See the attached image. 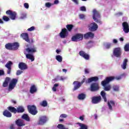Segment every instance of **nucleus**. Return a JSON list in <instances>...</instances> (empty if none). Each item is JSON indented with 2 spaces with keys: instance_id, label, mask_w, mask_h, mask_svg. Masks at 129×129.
I'll list each match as a JSON object with an SVG mask.
<instances>
[{
  "instance_id": "47",
  "label": "nucleus",
  "mask_w": 129,
  "mask_h": 129,
  "mask_svg": "<svg viewBox=\"0 0 129 129\" xmlns=\"http://www.w3.org/2000/svg\"><path fill=\"white\" fill-rule=\"evenodd\" d=\"M34 30H35V27L32 26L30 28H28L27 29V31H28V32H32V31H34Z\"/></svg>"
},
{
  "instance_id": "20",
  "label": "nucleus",
  "mask_w": 129,
  "mask_h": 129,
  "mask_svg": "<svg viewBox=\"0 0 129 129\" xmlns=\"http://www.w3.org/2000/svg\"><path fill=\"white\" fill-rule=\"evenodd\" d=\"M15 122L16 124H17L18 126H24V125H26V123H25V121H24V120L18 119Z\"/></svg>"
},
{
  "instance_id": "52",
  "label": "nucleus",
  "mask_w": 129,
  "mask_h": 129,
  "mask_svg": "<svg viewBox=\"0 0 129 129\" xmlns=\"http://www.w3.org/2000/svg\"><path fill=\"white\" fill-rule=\"evenodd\" d=\"M73 3H75L76 5H79V2L78 0H72Z\"/></svg>"
},
{
  "instance_id": "36",
  "label": "nucleus",
  "mask_w": 129,
  "mask_h": 129,
  "mask_svg": "<svg viewBox=\"0 0 129 129\" xmlns=\"http://www.w3.org/2000/svg\"><path fill=\"white\" fill-rule=\"evenodd\" d=\"M57 127L59 129H69L68 128H66V127H65V126L62 124H58Z\"/></svg>"
},
{
  "instance_id": "7",
  "label": "nucleus",
  "mask_w": 129,
  "mask_h": 129,
  "mask_svg": "<svg viewBox=\"0 0 129 129\" xmlns=\"http://www.w3.org/2000/svg\"><path fill=\"white\" fill-rule=\"evenodd\" d=\"M48 119L47 116H41L39 117L37 124L38 125H44L48 121Z\"/></svg>"
},
{
  "instance_id": "32",
  "label": "nucleus",
  "mask_w": 129,
  "mask_h": 129,
  "mask_svg": "<svg viewBox=\"0 0 129 129\" xmlns=\"http://www.w3.org/2000/svg\"><path fill=\"white\" fill-rule=\"evenodd\" d=\"M5 48H6V49H7V50H13L12 43H9L6 44L5 45Z\"/></svg>"
},
{
  "instance_id": "11",
  "label": "nucleus",
  "mask_w": 129,
  "mask_h": 129,
  "mask_svg": "<svg viewBox=\"0 0 129 129\" xmlns=\"http://www.w3.org/2000/svg\"><path fill=\"white\" fill-rule=\"evenodd\" d=\"M98 29V25L95 22L92 23L89 25V30L91 32H95Z\"/></svg>"
},
{
  "instance_id": "53",
  "label": "nucleus",
  "mask_w": 129,
  "mask_h": 129,
  "mask_svg": "<svg viewBox=\"0 0 129 129\" xmlns=\"http://www.w3.org/2000/svg\"><path fill=\"white\" fill-rule=\"evenodd\" d=\"M85 74H89V70H88V69H85Z\"/></svg>"
},
{
  "instance_id": "16",
  "label": "nucleus",
  "mask_w": 129,
  "mask_h": 129,
  "mask_svg": "<svg viewBox=\"0 0 129 129\" xmlns=\"http://www.w3.org/2000/svg\"><path fill=\"white\" fill-rule=\"evenodd\" d=\"M122 26L123 27V31L125 33V34H127L129 32V25L128 23L126 22H124L122 24Z\"/></svg>"
},
{
  "instance_id": "45",
  "label": "nucleus",
  "mask_w": 129,
  "mask_h": 129,
  "mask_svg": "<svg viewBox=\"0 0 129 129\" xmlns=\"http://www.w3.org/2000/svg\"><path fill=\"white\" fill-rule=\"evenodd\" d=\"M45 6L46 8H51V7L52 6V4L48 2V3H45Z\"/></svg>"
},
{
  "instance_id": "39",
  "label": "nucleus",
  "mask_w": 129,
  "mask_h": 129,
  "mask_svg": "<svg viewBox=\"0 0 129 129\" xmlns=\"http://www.w3.org/2000/svg\"><path fill=\"white\" fill-rule=\"evenodd\" d=\"M124 50L125 52H128L129 51V43H127L125 45L124 47Z\"/></svg>"
},
{
  "instance_id": "3",
  "label": "nucleus",
  "mask_w": 129,
  "mask_h": 129,
  "mask_svg": "<svg viewBox=\"0 0 129 129\" xmlns=\"http://www.w3.org/2000/svg\"><path fill=\"white\" fill-rule=\"evenodd\" d=\"M115 79V77L113 76L108 77L105 78V80L102 81L101 83V85L104 87V90L105 91H109L110 89H111V85H108L109 82H111V81H113ZM107 85V86H106Z\"/></svg>"
},
{
  "instance_id": "17",
  "label": "nucleus",
  "mask_w": 129,
  "mask_h": 129,
  "mask_svg": "<svg viewBox=\"0 0 129 129\" xmlns=\"http://www.w3.org/2000/svg\"><path fill=\"white\" fill-rule=\"evenodd\" d=\"M79 54L80 56H81V57H83V58L85 59V60H89V58L90 57V56H89V54L86 53V52H85L84 51L81 50L79 52Z\"/></svg>"
},
{
  "instance_id": "38",
  "label": "nucleus",
  "mask_w": 129,
  "mask_h": 129,
  "mask_svg": "<svg viewBox=\"0 0 129 129\" xmlns=\"http://www.w3.org/2000/svg\"><path fill=\"white\" fill-rule=\"evenodd\" d=\"M59 86V84H55L53 86V87L52 88V90L54 91V92H56L57 91V88L56 87H58Z\"/></svg>"
},
{
  "instance_id": "58",
  "label": "nucleus",
  "mask_w": 129,
  "mask_h": 129,
  "mask_svg": "<svg viewBox=\"0 0 129 129\" xmlns=\"http://www.w3.org/2000/svg\"><path fill=\"white\" fill-rule=\"evenodd\" d=\"M11 102H12V103H14V104H17V101L14 100H12Z\"/></svg>"
},
{
  "instance_id": "43",
  "label": "nucleus",
  "mask_w": 129,
  "mask_h": 129,
  "mask_svg": "<svg viewBox=\"0 0 129 129\" xmlns=\"http://www.w3.org/2000/svg\"><path fill=\"white\" fill-rule=\"evenodd\" d=\"M68 115L66 114H61L59 116V118H66L67 117Z\"/></svg>"
},
{
  "instance_id": "48",
  "label": "nucleus",
  "mask_w": 129,
  "mask_h": 129,
  "mask_svg": "<svg viewBox=\"0 0 129 129\" xmlns=\"http://www.w3.org/2000/svg\"><path fill=\"white\" fill-rule=\"evenodd\" d=\"M79 18L81 20H83L85 19V15H84V14H80Z\"/></svg>"
},
{
  "instance_id": "25",
  "label": "nucleus",
  "mask_w": 129,
  "mask_h": 129,
  "mask_svg": "<svg viewBox=\"0 0 129 129\" xmlns=\"http://www.w3.org/2000/svg\"><path fill=\"white\" fill-rule=\"evenodd\" d=\"M10 81H11V78L6 77L5 79V81L3 84V87H8V86L9 85V82H10Z\"/></svg>"
},
{
  "instance_id": "29",
  "label": "nucleus",
  "mask_w": 129,
  "mask_h": 129,
  "mask_svg": "<svg viewBox=\"0 0 129 129\" xmlns=\"http://www.w3.org/2000/svg\"><path fill=\"white\" fill-rule=\"evenodd\" d=\"M101 96H102L103 99H104V101L106 102L107 101V99L106 98V93L104 92V91H102L100 92Z\"/></svg>"
},
{
  "instance_id": "34",
  "label": "nucleus",
  "mask_w": 129,
  "mask_h": 129,
  "mask_svg": "<svg viewBox=\"0 0 129 129\" xmlns=\"http://www.w3.org/2000/svg\"><path fill=\"white\" fill-rule=\"evenodd\" d=\"M23 119H25V120H26V121H30V117H29V115L27 114H24L22 116Z\"/></svg>"
},
{
  "instance_id": "64",
  "label": "nucleus",
  "mask_w": 129,
  "mask_h": 129,
  "mask_svg": "<svg viewBox=\"0 0 129 129\" xmlns=\"http://www.w3.org/2000/svg\"><path fill=\"white\" fill-rule=\"evenodd\" d=\"M0 24H4V21L2 19H0Z\"/></svg>"
},
{
  "instance_id": "35",
  "label": "nucleus",
  "mask_w": 129,
  "mask_h": 129,
  "mask_svg": "<svg viewBox=\"0 0 129 129\" xmlns=\"http://www.w3.org/2000/svg\"><path fill=\"white\" fill-rule=\"evenodd\" d=\"M40 104L41 106H43V107H46V106H47V105H48V102H47V101L44 100V101H42L40 103Z\"/></svg>"
},
{
  "instance_id": "24",
  "label": "nucleus",
  "mask_w": 129,
  "mask_h": 129,
  "mask_svg": "<svg viewBox=\"0 0 129 129\" xmlns=\"http://www.w3.org/2000/svg\"><path fill=\"white\" fill-rule=\"evenodd\" d=\"M38 91L37 89V87L35 85H33L31 86L30 89V92L31 93V94H34V93H36L37 91Z\"/></svg>"
},
{
  "instance_id": "42",
  "label": "nucleus",
  "mask_w": 129,
  "mask_h": 129,
  "mask_svg": "<svg viewBox=\"0 0 129 129\" xmlns=\"http://www.w3.org/2000/svg\"><path fill=\"white\" fill-rule=\"evenodd\" d=\"M113 89L114 91H119V87H118V86H114L113 87Z\"/></svg>"
},
{
  "instance_id": "28",
  "label": "nucleus",
  "mask_w": 129,
  "mask_h": 129,
  "mask_svg": "<svg viewBox=\"0 0 129 129\" xmlns=\"http://www.w3.org/2000/svg\"><path fill=\"white\" fill-rule=\"evenodd\" d=\"M25 111V109L24 108V107L22 106H19L16 109V113H22Z\"/></svg>"
},
{
  "instance_id": "50",
  "label": "nucleus",
  "mask_w": 129,
  "mask_h": 129,
  "mask_svg": "<svg viewBox=\"0 0 129 129\" xmlns=\"http://www.w3.org/2000/svg\"><path fill=\"white\" fill-rule=\"evenodd\" d=\"M3 75H5V71L3 70H0V76H3Z\"/></svg>"
},
{
  "instance_id": "19",
  "label": "nucleus",
  "mask_w": 129,
  "mask_h": 129,
  "mask_svg": "<svg viewBox=\"0 0 129 129\" xmlns=\"http://www.w3.org/2000/svg\"><path fill=\"white\" fill-rule=\"evenodd\" d=\"M18 67L20 70H27L28 69V66L24 62H20Z\"/></svg>"
},
{
  "instance_id": "49",
  "label": "nucleus",
  "mask_w": 129,
  "mask_h": 129,
  "mask_svg": "<svg viewBox=\"0 0 129 129\" xmlns=\"http://www.w3.org/2000/svg\"><path fill=\"white\" fill-rule=\"evenodd\" d=\"M22 73H23L22 71L18 70L16 72V75H17V76L21 75V74H22Z\"/></svg>"
},
{
  "instance_id": "31",
  "label": "nucleus",
  "mask_w": 129,
  "mask_h": 129,
  "mask_svg": "<svg viewBox=\"0 0 129 129\" xmlns=\"http://www.w3.org/2000/svg\"><path fill=\"white\" fill-rule=\"evenodd\" d=\"M86 97V95H85L84 93L80 94L78 96V99H80V100H83L85 99Z\"/></svg>"
},
{
  "instance_id": "30",
  "label": "nucleus",
  "mask_w": 129,
  "mask_h": 129,
  "mask_svg": "<svg viewBox=\"0 0 129 129\" xmlns=\"http://www.w3.org/2000/svg\"><path fill=\"white\" fill-rule=\"evenodd\" d=\"M66 28L67 29L68 32H71L72 30H73V28H74V25L72 24H68L66 25Z\"/></svg>"
},
{
  "instance_id": "56",
  "label": "nucleus",
  "mask_w": 129,
  "mask_h": 129,
  "mask_svg": "<svg viewBox=\"0 0 129 129\" xmlns=\"http://www.w3.org/2000/svg\"><path fill=\"white\" fill-rule=\"evenodd\" d=\"M79 118L82 121L84 120V116H80Z\"/></svg>"
},
{
  "instance_id": "22",
  "label": "nucleus",
  "mask_w": 129,
  "mask_h": 129,
  "mask_svg": "<svg viewBox=\"0 0 129 129\" xmlns=\"http://www.w3.org/2000/svg\"><path fill=\"white\" fill-rule=\"evenodd\" d=\"M12 44V51H16L20 47V44L18 42H14Z\"/></svg>"
},
{
  "instance_id": "40",
  "label": "nucleus",
  "mask_w": 129,
  "mask_h": 129,
  "mask_svg": "<svg viewBox=\"0 0 129 129\" xmlns=\"http://www.w3.org/2000/svg\"><path fill=\"white\" fill-rule=\"evenodd\" d=\"M3 20H4L5 22H9L10 18L7 16H4L3 17Z\"/></svg>"
},
{
  "instance_id": "33",
  "label": "nucleus",
  "mask_w": 129,
  "mask_h": 129,
  "mask_svg": "<svg viewBox=\"0 0 129 129\" xmlns=\"http://www.w3.org/2000/svg\"><path fill=\"white\" fill-rule=\"evenodd\" d=\"M126 65H127V59H124L123 61L122 65H121V68L122 69H126Z\"/></svg>"
},
{
  "instance_id": "6",
  "label": "nucleus",
  "mask_w": 129,
  "mask_h": 129,
  "mask_svg": "<svg viewBox=\"0 0 129 129\" xmlns=\"http://www.w3.org/2000/svg\"><path fill=\"white\" fill-rule=\"evenodd\" d=\"M21 37L29 44H33L34 43V39L33 38L30 39L29 38V34L27 33H23L21 34Z\"/></svg>"
},
{
  "instance_id": "10",
  "label": "nucleus",
  "mask_w": 129,
  "mask_h": 129,
  "mask_svg": "<svg viewBox=\"0 0 129 129\" xmlns=\"http://www.w3.org/2000/svg\"><path fill=\"white\" fill-rule=\"evenodd\" d=\"M113 54L115 57L118 58L121 56V48L120 47H116L113 49Z\"/></svg>"
},
{
  "instance_id": "1",
  "label": "nucleus",
  "mask_w": 129,
  "mask_h": 129,
  "mask_svg": "<svg viewBox=\"0 0 129 129\" xmlns=\"http://www.w3.org/2000/svg\"><path fill=\"white\" fill-rule=\"evenodd\" d=\"M98 77H92L88 79L87 80H86V78H84L81 82L75 81L73 83L74 85L73 90V91H75L78 89H79L84 82H85L86 84H88L91 83V82H96V81H98Z\"/></svg>"
},
{
  "instance_id": "21",
  "label": "nucleus",
  "mask_w": 129,
  "mask_h": 129,
  "mask_svg": "<svg viewBox=\"0 0 129 129\" xmlns=\"http://www.w3.org/2000/svg\"><path fill=\"white\" fill-rule=\"evenodd\" d=\"M84 39H88L89 38H94V34L91 32L86 33L84 35Z\"/></svg>"
},
{
  "instance_id": "37",
  "label": "nucleus",
  "mask_w": 129,
  "mask_h": 129,
  "mask_svg": "<svg viewBox=\"0 0 129 129\" xmlns=\"http://www.w3.org/2000/svg\"><path fill=\"white\" fill-rule=\"evenodd\" d=\"M56 60H57V61H58V62H62V56H61V55H58L56 56Z\"/></svg>"
},
{
  "instance_id": "46",
  "label": "nucleus",
  "mask_w": 129,
  "mask_h": 129,
  "mask_svg": "<svg viewBox=\"0 0 129 129\" xmlns=\"http://www.w3.org/2000/svg\"><path fill=\"white\" fill-rule=\"evenodd\" d=\"M80 11H81V12H86V7L85 6L81 7Z\"/></svg>"
},
{
  "instance_id": "26",
  "label": "nucleus",
  "mask_w": 129,
  "mask_h": 129,
  "mask_svg": "<svg viewBox=\"0 0 129 129\" xmlns=\"http://www.w3.org/2000/svg\"><path fill=\"white\" fill-rule=\"evenodd\" d=\"M7 109L10 112H12V113H14V114H16L17 113V108H16L15 107L13 106H9L8 107Z\"/></svg>"
},
{
  "instance_id": "2",
  "label": "nucleus",
  "mask_w": 129,
  "mask_h": 129,
  "mask_svg": "<svg viewBox=\"0 0 129 129\" xmlns=\"http://www.w3.org/2000/svg\"><path fill=\"white\" fill-rule=\"evenodd\" d=\"M26 51L28 53L26 54V58L31 60V62L35 61V56L32 54L37 52V47L33 45L32 47L27 48Z\"/></svg>"
},
{
  "instance_id": "63",
  "label": "nucleus",
  "mask_w": 129,
  "mask_h": 129,
  "mask_svg": "<svg viewBox=\"0 0 129 129\" xmlns=\"http://www.w3.org/2000/svg\"><path fill=\"white\" fill-rule=\"evenodd\" d=\"M62 72H64V73H66V72H67V70H66L65 69H63Z\"/></svg>"
},
{
  "instance_id": "62",
  "label": "nucleus",
  "mask_w": 129,
  "mask_h": 129,
  "mask_svg": "<svg viewBox=\"0 0 129 129\" xmlns=\"http://www.w3.org/2000/svg\"><path fill=\"white\" fill-rule=\"evenodd\" d=\"M117 15H118V16H122V12H119L117 13Z\"/></svg>"
},
{
  "instance_id": "59",
  "label": "nucleus",
  "mask_w": 129,
  "mask_h": 129,
  "mask_svg": "<svg viewBox=\"0 0 129 129\" xmlns=\"http://www.w3.org/2000/svg\"><path fill=\"white\" fill-rule=\"evenodd\" d=\"M54 4H55V5H57V4H59V1H58V0H55V1L54 2Z\"/></svg>"
},
{
  "instance_id": "4",
  "label": "nucleus",
  "mask_w": 129,
  "mask_h": 129,
  "mask_svg": "<svg viewBox=\"0 0 129 129\" xmlns=\"http://www.w3.org/2000/svg\"><path fill=\"white\" fill-rule=\"evenodd\" d=\"M101 16L100 13L96 9H94L93 10V19L97 24L101 25L102 22L100 20Z\"/></svg>"
},
{
  "instance_id": "23",
  "label": "nucleus",
  "mask_w": 129,
  "mask_h": 129,
  "mask_svg": "<svg viewBox=\"0 0 129 129\" xmlns=\"http://www.w3.org/2000/svg\"><path fill=\"white\" fill-rule=\"evenodd\" d=\"M108 108L110 110H112V106H115L114 101L110 100L107 102Z\"/></svg>"
},
{
  "instance_id": "5",
  "label": "nucleus",
  "mask_w": 129,
  "mask_h": 129,
  "mask_svg": "<svg viewBox=\"0 0 129 129\" xmlns=\"http://www.w3.org/2000/svg\"><path fill=\"white\" fill-rule=\"evenodd\" d=\"M27 109L29 113H30L32 115H36V114L38 113V111H37V107H36V106L34 105H28Z\"/></svg>"
},
{
  "instance_id": "27",
  "label": "nucleus",
  "mask_w": 129,
  "mask_h": 129,
  "mask_svg": "<svg viewBox=\"0 0 129 129\" xmlns=\"http://www.w3.org/2000/svg\"><path fill=\"white\" fill-rule=\"evenodd\" d=\"M3 115L6 117H12V113L9 110H5L3 112Z\"/></svg>"
},
{
  "instance_id": "60",
  "label": "nucleus",
  "mask_w": 129,
  "mask_h": 129,
  "mask_svg": "<svg viewBox=\"0 0 129 129\" xmlns=\"http://www.w3.org/2000/svg\"><path fill=\"white\" fill-rule=\"evenodd\" d=\"M119 41H120V42H123V41H124V39L123 37H121L119 38Z\"/></svg>"
},
{
  "instance_id": "18",
  "label": "nucleus",
  "mask_w": 129,
  "mask_h": 129,
  "mask_svg": "<svg viewBox=\"0 0 129 129\" xmlns=\"http://www.w3.org/2000/svg\"><path fill=\"white\" fill-rule=\"evenodd\" d=\"M12 65H13V62L11 61H9L5 65V67L8 69L7 74H11L12 72Z\"/></svg>"
},
{
  "instance_id": "13",
  "label": "nucleus",
  "mask_w": 129,
  "mask_h": 129,
  "mask_svg": "<svg viewBox=\"0 0 129 129\" xmlns=\"http://www.w3.org/2000/svg\"><path fill=\"white\" fill-rule=\"evenodd\" d=\"M91 91H98L99 90V84L97 83H93L90 86Z\"/></svg>"
},
{
  "instance_id": "44",
  "label": "nucleus",
  "mask_w": 129,
  "mask_h": 129,
  "mask_svg": "<svg viewBox=\"0 0 129 129\" xmlns=\"http://www.w3.org/2000/svg\"><path fill=\"white\" fill-rule=\"evenodd\" d=\"M111 45H112L111 44V43H108L106 45V49H110V48H111Z\"/></svg>"
},
{
  "instance_id": "14",
  "label": "nucleus",
  "mask_w": 129,
  "mask_h": 129,
  "mask_svg": "<svg viewBox=\"0 0 129 129\" xmlns=\"http://www.w3.org/2000/svg\"><path fill=\"white\" fill-rule=\"evenodd\" d=\"M69 34L68 30L66 28H63L61 29V31L59 33V36L62 39H64L66 38V37H68Z\"/></svg>"
},
{
  "instance_id": "9",
  "label": "nucleus",
  "mask_w": 129,
  "mask_h": 129,
  "mask_svg": "<svg viewBox=\"0 0 129 129\" xmlns=\"http://www.w3.org/2000/svg\"><path fill=\"white\" fill-rule=\"evenodd\" d=\"M6 14L10 16V18L11 19V20H16V18H17L16 12H14L12 10H8L6 11Z\"/></svg>"
},
{
  "instance_id": "8",
  "label": "nucleus",
  "mask_w": 129,
  "mask_h": 129,
  "mask_svg": "<svg viewBox=\"0 0 129 129\" xmlns=\"http://www.w3.org/2000/svg\"><path fill=\"white\" fill-rule=\"evenodd\" d=\"M83 34L78 33L72 37V41H73V42L82 41L83 40Z\"/></svg>"
},
{
  "instance_id": "57",
  "label": "nucleus",
  "mask_w": 129,
  "mask_h": 129,
  "mask_svg": "<svg viewBox=\"0 0 129 129\" xmlns=\"http://www.w3.org/2000/svg\"><path fill=\"white\" fill-rule=\"evenodd\" d=\"M59 122H62L64 121V119L59 117Z\"/></svg>"
},
{
  "instance_id": "15",
  "label": "nucleus",
  "mask_w": 129,
  "mask_h": 129,
  "mask_svg": "<svg viewBox=\"0 0 129 129\" xmlns=\"http://www.w3.org/2000/svg\"><path fill=\"white\" fill-rule=\"evenodd\" d=\"M92 102L94 104H97V103H99L101 102V96H94L92 98Z\"/></svg>"
},
{
  "instance_id": "41",
  "label": "nucleus",
  "mask_w": 129,
  "mask_h": 129,
  "mask_svg": "<svg viewBox=\"0 0 129 129\" xmlns=\"http://www.w3.org/2000/svg\"><path fill=\"white\" fill-rule=\"evenodd\" d=\"M27 18V14L26 13H22L21 14L20 19H22V20L24 19H26Z\"/></svg>"
},
{
  "instance_id": "55",
  "label": "nucleus",
  "mask_w": 129,
  "mask_h": 129,
  "mask_svg": "<svg viewBox=\"0 0 129 129\" xmlns=\"http://www.w3.org/2000/svg\"><path fill=\"white\" fill-rule=\"evenodd\" d=\"M118 41L117 39H113V44H117Z\"/></svg>"
},
{
  "instance_id": "51",
  "label": "nucleus",
  "mask_w": 129,
  "mask_h": 129,
  "mask_svg": "<svg viewBox=\"0 0 129 129\" xmlns=\"http://www.w3.org/2000/svg\"><path fill=\"white\" fill-rule=\"evenodd\" d=\"M24 8H25V9H29V4L24 3Z\"/></svg>"
},
{
  "instance_id": "54",
  "label": "nucleus",
  "mask_w": 129,
  "mask_h": 129,
  "mask_svg": "<svg viewBox=\"0 0 129 129\" xmlns=\"http://www.w3.org/2000/svg\"><path fill=\"white\" fill-rule=\"evenodd\" d=\"M10 129H16V127H15V124H12L10 125Z\"/></svg>"
},
{
  "instance_id": "61",
  "label": "nucleus",
  "mask_w": 129,
  "mask_h": 129,
  "mask_svg": "<svg viewBox=\"0 0 129 129\" xmlns=\"http://www.w3.org/2000/svg\"><path fill=\"white\" fill-rule=\"evenodd\" d=\"M88 44H93V41L92 40H90L88 42Z\"/></svg>"
},
{
  "instance_id": "12",
  "label": "nucleus",
  "mask_w": 129,
  "mask_h": 129,
  "mask_svg": "<svg viewBox=\"0 0 129 129\" xmlns=\"http://www.w3.org/2000/svg\"><path fill=\"white\" fill-rule=\"evenodd\" d=\"M17 83H18V79H12L9 84V89H11V90L14 89L16 87Z\"/></svg>"
}]
</instances>
